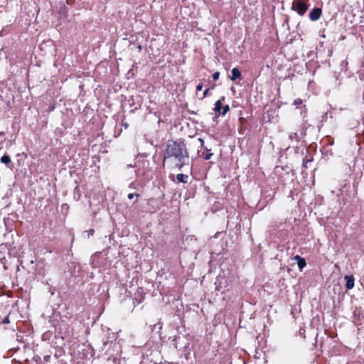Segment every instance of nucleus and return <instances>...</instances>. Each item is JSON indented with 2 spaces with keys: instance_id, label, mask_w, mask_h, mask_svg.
Returning a JSON list of instances; mask_svg holds the SVG:
<instances>
[{
  "instance_id": "1",
  "label": "nucleus",
  "mask_w": 364,
  "mask_h": 364,
  "mask_svg": "<svg viewBox=\"0 0 364 364\" xmlns=\"http://www.w3.org/2000/svg\"><path fill=\"white\" fill-rule=\"evenodd\" d=\"M189 161V154L183 141H168L164 153L163 165L166 162L171 168L181 169Z\"/></svg>"
},
{
  "instance_id": "2",
  "label": "nucleus",
  "mask_w": 364,
  "mask_h": 364,
  "mask_svg": "<svg viewBox=\"0 0 364 364\" xmlns=\"http://www.w3.org/2000/svg\"><path fill=\"white\" fill-rule=\"evenodd\" d=\"M306 1L307 0H294L291 9L296 11L299 15L303 16L309 9Z\"/></svg>"
},
{
  "instance_id": "3",
  "label": "nucleus",
  "mask_w": 364,
  "mask_h": 364,
  "mask_svg": "<svg viewBox=\"0 0 364 364\" xmlns=\"http://www.w3.org/2000/svg\"><path fill=\"white\" fill-rule=\"evenodd\" d=\"M225 100V97H222L220 100H217L215 102L213 110L215 113L225 115L230 111V107L228 105L223 106L222 102Z\"/></svg>"
},
{
  "instance_id": "4",
  "label": "nucleus",
  "mask_w": 364,
  "mask_h": 364,
  "mask_svg": "<svg viewBox=\"0 0 364 364\" xmlns=\"http://www.w3.org/2000/svg\"><path fill=\"white\" fill-rule=\"evenodd\" d=\"M161 202L155 198H150L147 200V205L149 207V212L156 213L161 207Z\"/></svg>"
},
{
  "instance_id": "5",
  "label": "nucleus",
  "mask_w": 364,
  "mask_h": 364,
  "mask_svg": "<svg viewBox=\"0 0 364 364\" xmlns=\"http://www.w3.org/2000/svg\"><path fill=\"white\" fill-rule=\"evenodd\" d=\"M305 134L306 132L304 130V129H302L299 133L294 132L289 134V138L291 141H296V143H299L301 141V138L305 136Z\"/></svg>"
},
{
  "instance_id": "6",
  "label": "nucleus",
  "mask_w": 364,
  "mask_h": 364,
  "mask_svg": "<svg viewBox=\"0 0 364 364\" xmlns=\"http://www.w3.org/2000/svg\"><path fill=\"white\" fill-rule=\"evenodd\" d=\"M322 14V9L321 8L316 7L314 8L309 13V18L313 21H317Z\"/></svg>"
},
{
  "instance_id": "7",
  "label": "nucleus",
  "mask_w": 364,
  "mask_h": 364,
  "mask_svg": "<svg viewBox=\"0 0 364 364\" xmlns=\"http://www.w3.org/2000/svg\"><path fill=\"white\" fill-rule=\"evenodd\" d=\"M344 279L346 282V288L347 289H351L354 287V277L353 275H346Z\"/></svg>"
},
{
  "instance_id": "8",
  "label": "nucleus",
  "mask_w": 364,
  "mask_h": 364,
  "mask_svg": "<svg viewBox=\"0 0 364 364\" xmlns=\"http://www.w3.org/2000/svg\"><path fill=\"white\" fill-rule=\"evenodd\" d=\"M2 164H4L8 168H12L13 164L10 156L8 154H4L0 159Z\"/></svg>"
},
{
  "instance_id": "9",
  "label": "nucleus",
  "mask_w": 364,
  "mask_h": 364,
  "mask_svg": "<svg viewBox=\"0 0 364 364\" xmlns=\"http://www.w3.org/2000/svg\"><path fill=\"white\" fill-rule=\"evenodd\" d=\"M136 294H139L140 298H137V297L135 296L133 299V303H134V305H138V304H141L143 301L144 299V296L142 295V289L141 288L138 289L136 293H135V295Z\"/></svg>"
},
{
  "instance_id": "10",
  "label": "nucleus",
  "mask_w": 364,
  "mask_h": 364,
  "mask_svg": "<svg viewBox=\"0 0 364 364\" xmlns=\"http://www.w3.org/2000/svg\"><path fill=\"white\" fill-rule=\"evenodd\" d=\"M294 259L297 261L298 267L300 270H301L306 265L305 259L301 256L296 255Z\"/></svg>"
},
{
  "instance_id": "11",
  "label": "nucleus",
  "mask_w": 364,
  "mask_h": 364,
  "mask_svg": "<svg viewBox=\"0 0 364 364\" xmlns=\"http://www.w3.org/2000/svg\"><path fill=\"white\" fill-rule=\"evenodd\" d=\"M232 75L230 77L231 80L235 81L237 79H240L241 77V73L238 68H234L231 70Z\"/></svg>"
},
{
  "instance_id": "12",
  "label": "nucleus",
  "mask_w": 364,
  "mask_h": 364,
  "mask_svg": "<svg viewBox=\"0 0 364 364\" xmlns=\"http://www.w3.org/2000/svg\"><path fill=\"white\" fill-rule=\"evenodd\" d=\"M188 176L183 173H178L176 175V179L178 182L186 183H188Z\"/></svg>"
},
{
  "instance_id": "13",
  "label": "nucleus",
  "mask_w": 364,
  "mask_h": 364,
  "mask_svg": "<svg viewBox=\"0 0 364 364\" xmlns=\"http://www.w3.org/2000/svg\"><path fill=\"white\" fill-rule=\"evenodd\" d=\"M213 153L210 152V150L206 149V152H202L200 156L204 159V160H209L211 156H213Z\"/></svg>"
},
{
  "instance_id": "14",
  "label": "nucleus",
  "mask_w": 364,
  "mask_h": 364,
  "mask_svg": "<svg viewBox=\"0 0 364 364\" xmlns=\"http://www.w3.org/2000/svg\"><path fill=\"white\" fill-rule=\"evenodd\" d=\"M313 161V158L307 159L306 157L303 160V167L307 168V164L309 162H311Z\"/></svg>"
},
{
  "instance_id": "15",
  "label": "nucleus",
  "mask_w": 364,
  "mask_h": 364,
  "mask_svg": "<svg viewBox=\"0 0 364 364\" xmlns=\"http://www.w3.org/2000/svg\"><path fill=\"white\" fill-rule=\"evenodd\" d=\"M302 103H303L302 100H301L300 98H297V99H296V100H294V103H293V104H294L295 106H296V107H299V106H300Z\"/></svg>"
},
{
  "instance_id": "16",
  "label": "nucleus",
  "mask_w": 364,
  "mask_h": 364,
  "mask_svg": "<svg viewBox=\"0 0 364 364\" xmlns=\"http://www.w3.org/2000/svg\"><path fill=\"white\" fill-rule=\"evenodd\" d=\"M134 196H136V198H139L140 196V195L139 193H129L128 194V198L129 199H132Z\"/></svg>"
},
{
  "instance_id": "17",
  "label": "nucleus",
  "mask_w": 364,
  "mask_h": 364,
  "mask_svg": "<svg viewBox=\"0 0 364 364\" xmlns=\"http://www.w3.org/2000/svg\"><path fill=\"white\" fill-rule=\"evenodd\" d=\"M219 76H220V73L219 72H215L213 73V79L214 80H218Z\"/></svg>"
},
{
  "instance_id": "18",
  "label": "nucleus",
  "mask_w": 364,
  "mask_h": 364,
  "mask_svg": "<svg viewBox=\"0 0 364 364\" xmlns=\"http://www.w3.org/2000/svg\"><path fill=\"white\" fill-rule=\"evenodd\" d=\"M87 236L88 237H90V236H92L95 233V230L92 229V228H90V230H88L87 231Z\"/></svg>"
},
{
  "instance_id": "19",
  "label": "nucleus",
  "mask_w": 364,
  "mask_h": 364,
  "mask_svg": "<svg viewBox=\"0 0 364 364\" xmlns=\"http://www.w3.org/2000/svg\"><path fill=\"white\" fill-rule=\"evenodd\" d=\"M209 90H210L209 88H207L206 90H205V91L203 92V96L201 97V99H204L208 95Z\"/></svg>"
},
{
  "instance_id": "20",
  "label": "nucleus",
  "mask_w": 364,
  "mask_h": 364,
  "mask_svg": "<svg viewBox=\"0 0 364 364\" xmlns=\"http://www.w3.org/2000/svg\"><path fill=\"white\" fill-rule=\"evenodd\" d=\"M10 323L9 315H8L4 318V320L2 321V323L6 324V323Z\"/></svg>"
},
{
  "instance_id": "21",
  "label": "nucleus",
  "mask_w": 364,
  "mask_h": 364,
  "mask_svg": "<svg viewBox=\"0 0 364 364\" xmlns=\"http://www.w3.org/2000/svg\"><path fill=\"white\" fill-rule=\"evenodd\" d=\"M203 87V82H200V83L196 86V90H197V91L202 90Z\"/></svg>"
},
{
  "instance_id": "22",
  "label": "nucleus",
  "mask_w": 364,
  "mask_h": 364,
  "mask_svg": "<svg viewBox=\"0 0 364 364\" xmlns=\"http://www.w3.org/2000/svg\"><path fill=\"white\" fill-rule=\"evenodd\" d=\"M198 141L200 142V146H203L204 145V140L201 138L198 139Z\"/></svg>"
},
{
  "instance_id": "23",
  "label": "nucleus",
  "mask_w": 364,
  "mask_h": 364,
  "mask_svg": "<svg viewBox=\"0 0 364 364\" xmlns=\"http://www.w3.org/2000/svg\"><path fill=\"white\" fill-rule=\"evenodd\" d=\"M122 125L124 127L125 129H127L129 127V124L127 122H122Z\"/></svg>"
},
{
  "instance_id": "24",
  "label": "nucleus",
  "mask_w": 364,
  "mask_h": 364,
  "mask_svg": "<svg viewBox=\"0 0 364 364\" xmlns=\"http://www.w3.org/2000/svg\"><path fill=\"white\" fill-rule=\"evenodd\" d=\"M137 48H138V51L139 53H141V50H142V46L141 45H139L137 46Z\"/></svg>"
},
{
  "instance_id": "25",
  "label": "nucleus",
  "mask_w": 364,
  "mask_h": 364,
  "mask_svg": "<svg viewBox=\"0 0 364 364\" xmlns=\"http://www.w3.org/2000/svg\"><path fill=\"white\" fill-rule=\"evenodd\" d=\"M49 253H51L53 251L51 250H48Z\"/></svg>"
},
{
  "instance_id": "26",
  "label": "nucleus",
  "mask_w": 364,
  "mask_h": 364,
  "mask_svg": "<svg viewBox=\"0 0 364 364\" xmlns=\"http://www.w3.org/2000/svg\"><path fill=\"white\" fill-rule=\"evenodd\" d=\"M4 134V132H0V135H3Z\"/></svg>"
},
{
  "instance_id": "27",
  "label": "nucleus",
  "mask_w": 364,
  "mask_h": 364,
  "mask_svg": "<svg viewBox=\"0 0 364 364\" xmlns=\"http://www.w3.org/2000/svg\"><path fill=\"white\" fill-rule=\"evenodd\" d=\"M363 168H364V164H363Z\"/></svg>"
}]
</instances>
